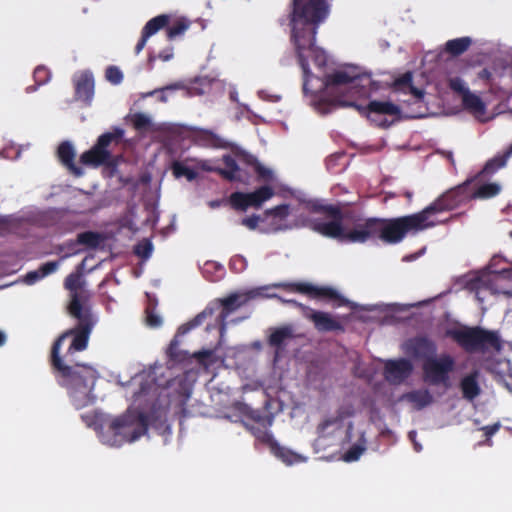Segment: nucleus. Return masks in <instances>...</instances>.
Returning a JSON list of instances; mask_svg holds the SVG:
<instances>
[{
    "mask_svg": "<svg viewBox=\"0 0 512 512\" xmlns=\"http://www.w3.org/2000/svg\"><path fill=\"white\" fill-rule=\"evenodd\" d=\"M177 88H178V85L173 84V85H169V86H166L165 88L160 89V90H159V92H161L160 100H161L162 102H166V101H167V96L164 94V92H165L166 90H175V89H177Z\"/></svg>",
    "mask_w": 512,
    "mask_h": 512,
    "instance_id": "63",
    "label": "nucleus"
},
{
    "mask_svg": "<svg viewBox=\"0 0 512 512\" xmlns=\"http://www.w3.org/2000/svg\"><path fill=\"white\" fill-rule=\"evenodd\" d=\"M261 218L258 215H252L249 217H245L241 220V224L247 227L250 230H254L257 228Z\"/></svg>",
    "mask_w": 512,
    "mask_h": 512,
    "instance_id": "53",
    "label": "nucleus"
},
{
    "mask_svg": "<svg viewBox=\"0 0 512 512\" xmlns=\"http://www.w3.org/2000/svg\"><path fill=\"white\" fill-rule=\"evenodd\" d=\"M246 267V259L243 256L236 255L230 261V268L236 271H242Z\"/></svg>",
    "mask_w": 512,
    "mask_h": 512,
    "instance_id": "52",
    "label": "nucleus"
},
{
    "mask_svg": "<svg viewBox=\"0 0 512 512\" xmlns=\"http://www.w3.org/2000/svg\"><path fill=\"white\" fill-rule=\"evenodd\" d=\"M409 92L414 95L417 99H422L424 97V91L420 90L413 86V82L411 83V86L407 88Z\"/></svg>",
    "mask_w": 512,
    "mask_h": 512,
    "instance_id": "62",
    "label": "nucleus"
},
{
    "mask_svg": "<svg viewBox=\"0 0 512 512\" xmlns=\"http://www.w3.org/2000/svg\"><path fill=\"white\" fill-rule=\"evenodd\" d=\"M124 136V130L115 127L112 132H106L100 135L96 144L80 156V161L84 165L99 167L108 159V147L112 142L118 144Z\"/></svg>",
    "mask_w": 512,
    "mask_h": 512,
    "instance_id": "10",
    "label": "nucleus"
},
{
    "mask_svg": "<svg viewBox=\"0 0 512 512\" xmlns=\"http://www.w3.org/2000/svg\"><path fill=\"white\" fill-rule=\"evenodd\" d=\"M275 287L282 288L289 292H295L307 295L311 298H327L337 301V306H347L349 300L344 298L332 287L322 286L318 287L308 282H284L276 284Z\"/></svg>",
    "mask_w": 512,
    "mask_h": 512,
    "instance_id": "11",
    "label": "nucleus"
},
{
    "mask_svg": "<svg viewBox=\"0 0 512 512\" xmlns=\"http://www.w3.org/2000/svg\"><path fill=\"white\" fill-rule=\"evenodd\" d=\"M188 27L189 24L183 21L176 22L175 24L167 28V38L169 40L175 39L177 36L184 34Z\"/></svg>",
    "mask_w": 512,
    "mask_h": 512,
    "instance_id": "42",
    "label": "nucleus"
},
{
    "mask_svg": "<svg viewBox=\"0 0 512 512\" xmlns=\"http://www.w3.org/2000/svg\"><path fill=\"white\" fill-rule=\"evenodd\" d=\"M106 79L112 84H120L123 80V73L116 66H109L105 72Z\"/></svg>",
    "mask_w": 512,
    "mask_h": 512,
    "instance_id": "44",
    "label": "nucleus"
},
{
    "mask_svg": "<svg viewBox=\"0 0 512 512\" xmlns=\"http://www.w3.org/2000/svg\"><path fill=\"white\" fill-rule=\"evenodd\" d=\"M306 208L311 213L323 214L327 216H335L338 214V205L325 204L320 200H311L307 202Z\"/></svg>",
    "mask_w": 512,
    "mask_h": 512,
    "instance_id": "35",
    "label": "nucleus"
},
{
    "mask_svg": "<svg viewBox=\"0 0 512 512\" xmlns=\"http://www.w3.org/2000/svg\"><path fill=\"white\" fill-rule=\"evenodd\" d=\"M84 262L82 261L76 268L75 272L70 273L64 280V287L66 290L71 292V301L70 304L77 299L79 303H81L78 291L82 288V274L84 269Z\"/></svg>",
    "mask_w": 512,
    "mask_h": 512,
    "instance_id": "25",
    "label": "nucleus"
},
{
    "mask_svg": "<svg viewBox=\"0 0 512 512\" xmlns=\"http://www.w3.org/2000/svg\"><path fill=\"white\" fill-rule=\"evenodd\" d=\"M172 173L176 178L185 177L188 181H193L197 177V172L179 161H174L171 165Z\"/></svg>",
    "mask_w": 512,
    "mask_h": 512,
    "instance_id": "37",
    "label": "nucleus"
},
{
    "mask_svg": "<svg viewBox=\"0 0 512 512\" xmlns=\"http://www.w3.org/2000/svg\"><path fill=\"white\" fill-rule=\"evenodd\" d=\"M365 451V447L360 444L352 445L343 455V459L346 462L357 461Z\"/></svg>",
    "mask_w": 512,
    "mask_h": 512,
    "instance_id": "41",
    "label": "nucleus"
},
{
    "mask_svg": "<svg viewBox=\"0 0 512 512\" xmlns=\"http://www.w3.org/2000/svg\"><path fill=\"white\" fill-rule=\"evenodd\" d=\"M373 80L370 74L359 73L356 70H338L327 74L323 86L329 90H348L350 98L338 97L335 102L342 107H352L367 118L373 125L387 129L402 119L400 106L390 101H369L367 105L358 104L352 98H366L372 91Z\"/></svg>",
    "mask_w": 512,
    "mask_h": 512,
    "instance_id": "2",
    "label": "nucleus"
},
{
    "mask_svg": "<svg viewBox=\"0 0 512 512\" xmlns=\"http://www.w3.org/2000/svg\"><path fill=\"white\" fill-rule=\"evenodd\" d=\"M501 190L502 187L499 183H483L478 185L474 191L469 194V199H490L496 197L501 192Z\"/></svg>",
    "mask_w": 512,
    "mask_h": 512,
    "instance_id": "30",
    "label": "nucleus"
},
{
    "mask_svg": "<svg viewBox=\"0 0 512 512\" xmlns=\"http://www.w3.org/2000/svg\"><path fill=\"white\" fill-rule=\"evenodd\" d=\"M169 16L166 14L158 15L152 19H150L142 29V34L145 37L150 38L152 35L156 34L159 30L165 28L169 24Z\"/></svg>",
    "mask_w": 512,
    "mask_h": 512,
    "instance_id": "33",
    "label": "nucleus"
},
{
    "mask_svg": "<svg viewBox=\"0 0 512 512\" xmlns=\"http://www.w3.org/2000/svg\"><path fill=\"white\" fill-rule=\"evenodd\" d=\"M157 387L153 382H144L141 383L138 391L134 392L133 398L135 402H140L142 398H146L147 396H152L153 398L156 396Z\"/></svg>",
    "mask_w": 512,
    "mask_h": 512,
    "instance_id": "38",
    "label": "nucleus"
},
{
    "mask_svg": "<svg viewBox=\"0 0 512 512\" xmlns=\"http://www.w3.org/2000/svg\"><path fill=\"white\" fill-rule=\"evenodd\" d=\"M73 84L75 89V99L86 105H90L94 96L95 88V81L92 72L84 70L76 73L73 76Z\"/></svg>",
    "mask_w": 512,
    "mask_h": 512,
    "instance_id": "16",
    "label": "nucleus"
},
{
    "mask_svg": "<svg viewBox=\"0 0 512 512\" xmlns=\"http://www.w3.org/2000/svg\"><path fill=\"white\" fill-rule=\"evenodd\" d=\"M257 295L254 291H249L247 293H233L228 297L220 299L221 311L217 316V321L219 323L220 333L223 334L226 330V321L231 313L239 309L241 306L245 305L249 300L254 298Z\"/></svg>",
    "mask_w": 512,
    "mask_h": 512,
    "instance_id": "14",
    "label": "nucleus"
},
{
    "mask_svg": "<svg viewBox=\"0 0 512 512\" xmlns=\"http://www.w3.org/2000/svg\"><path fill=\"white\" fill-rule=\"evenodd\" d=\"M57 156L60 162L75 176H81L83 170L75 164V149L69 141L60 143L57 149Z\"/></svg>",
    "mask_w": 512,
    "mask_h": 512,
    "instance_id": "20",
    "label": "nucleus"
},
{
    "mask_svg": "<svg viewBox=\"0 0 512 512\" xmlns=\"http://www.w3.org/2000/svg\"><path fill=\"white\" fill-rule=\"evenodd\" d=\"M147 430L148 416L144 412L131 409L114 418L108 426V432L113 435L112 445L133 442L145 435Z\"/></svg>",
    "mask_w": 512,
    "mask_h": 512,
    "instance_id": "7",
    "label": "nucleus"
},
{
    "mask_svg": "<svg viewBox=\"0 0 512 512\" xmlns=\"http://www.w3.org/2000/svg\"><path fill=\"white\" fill-rule=\"evenodd\" d=\"M412 371L413 365L406 358L387 360L384 366V377L389 383L400 384L412 374Z\"/></svg>",
    "mask_w": 512,
    "mask_h": 512,
    "instance_id": "17",
    "label": "nucleus"
},
{
    "mask_svg": "<svg viewBox=\"0 0 512 512\" xmlns=\"http://www.w3.org/2000/svg\"><path fill=\"white\" fill-rule=\"evenodd\" d=\"M146 323L149 327H152V328H157V327H160L161 324H162V319L160 316H158L157 314H155L152 310H150L149 308L146 309Z\"/></svg>",
    "mask_w": 512,
    "mask_h": 512,
    "instance_id": "49",
    "label": "nucleus"
},
{
    "mask_svg": "<svg viewBox=\"0 0 512 512\" xmlns=\"http://www.w3.org/2000/svg\"><path fill=\"white\" fill-rule=\"evenodd\" d=\"M132 121H133L134 128L137 130L147 129L151 124L149 117L143 113H136L133 116Z\"/></svg>",
    "mask_w": 512,
    "mask_h": 512,
    "instance_id": "47",
    "label": "nucleus"
},
{
    "mask_svg": "<svg viewBox=\"0 0 512 512\" xmlns=\"http://www.w3.org/2000/svg\"><path fill=\"white\" fill-rule=\"evenodd\" d=\"M407 352L415 358L423 359L434 357L437 351L436 343L426 336H417L410 339L407 344Z\"/></svg>",
    "mask_w": 512,
    "mask_h": 512,
    "instance_id": "18",
    "label": "nucleus"
},
{
    "mask_svg": "<svg viewBox=\"0 0 512 512\" xmlns=\"http://www.w3.org/2000/svg\"><path fill=\"white\" fill-rule=\"evenodd\" d=\"M328 0H293L290 24L291 39L300 67L304 73L303 91L309 92L308 83L312 73L309 69L308 58L313 57L318 66L326 64V55L315 44L319 25L325 21L330 12Z\"/></svg>",
    "mask_w": 512,
    "mask_h": 512,
    "instance_id": "3",
    "label": "nucleus"
},
{
    "mask_svg": "<svg viewBox=\"0 0 512 512\" xmlns=\"http://www.w3.org/2000/svg\"><path fill=\"white\" fill-rule=\"evenodd\" d=\"M441 214L440 211L436 210H430L429 205L425 207L423 210L410 214V216H416L422 219V222L420 223V226L414 229L415 233H418L420 231L433 228L437 225H442L448 223L451 219L454 218V216H451L446 219H440L438 216Z\"/></svg>",
    "mask_w": 512,
    "mask_h": 512,
    "instance_id": "22",
    "label": "nucleus"
},
{
    "mask_svg": "<svg viewBox=\"0 0 512 512\" xmlns=\"http://www.w3.org/2000/svg\"><path fill=\"white\" fill-rule=\"evenodd\" d=\"M120 158V156H113L111 152H109L108 159L105 161V163L102 164V166H105L109 168L112 172H114L116 171L119 165Z\"/></svg>",
    "mask_w": 512,
    "mask_h": 512,
    "instance_id": "54",
    "label": "nucleus"
},
{
    "mask_svg": "<svg viewBox=\"0 0 512 512\" xmlns=\"http://www.w3.org/2000/svg\"><path fill=\"white\" fill-rule=\"evenodd\" d=\"M422 219L416 216H401L396 218H367L362 223V231L354 232L353 240L367 242L379 239L386 244L400 243L408 234H416L414 229L420 226Z\"/></svg>",
    "mask_w": 512,
    "mask_h": 512,
    "instance_id": "4",
    "label": "nucleus"
},
{
    "mask_svg": "<svg viewBox=\"0 0 512 512\" xmlns=\"http://www.w3.org/2000/svg\"><path fill=\"white\" fill-rule=\"evenodd\" d=\"M223 267L213 261H208L204 264L203 274L207 277V274L212 271H222Z\"/></svg>",
    "mask_w": 512,
    "mask_h": 512,
    "instance_id": "56",
    "label": "nucleus"
},
{
    "mask_svg": "<svg viewBox=\"0 0 512 512\" xmlns=\"http://www.w3.org/2000/svg\"><path fill=\"white\" fill-rule=\"evenodd\" d=\"M330 221L313 220L311 228L328 238L337 239L341 242L347 243H362V241L353 240L352 234L357 231H362V223H358L352 230L346 231L343 226L344 215L341 208L338 209V214L335 216H327Z\"/></svg>",
    "mask_w": 512,
    "mask_h": 512,
    "instance_id": "9",
    "label": "nucleus"
},
{
    "mask_svg": "<svg viewBox=\"0 0 512 512\" xmlns=\"http://www.w3.org/2000/svg\"><path fill=\"white\" fill-rule=\"evenodd\" d=\"M462 105L465 110L476 117L482 116L486 112V105L483 100L471 91L466 92L462 97Z\"/></svg>",
    "mask_w": 512,
    "mask_h": 512,
    "instance_id": "28",
    "label": "nucleus"
},
{
    "mask_svg": "<svg viewBox=\"0 0 512 512\" xmlns=\"http://www.w3.org/2000/svg\"><path fill=\"white\" fill-rule=\"evenodd\" d=\"M404 398L408 402L415 404L416 409L418 410L423 409L433 402L432 395L426 389L408 392L404 395Z\"/></svg>",
    "mask_w": 512,
    "mask_h": 512,
    "instance_id": "32",
    "label": "nucleus"
},
{
    "mask_svg": "<svg viewBox=\"0 0 512 512\" xmlns=\"http://www.w3.org/2000/svg\"><path fill=\"white\" fill-rule=\"evenodd\" d=\"M50 77V71L44 66L36 67L33 72L34 81L38 86L46 84Z\"/></svg>",
    "mask_w": 512,
    "mask_h": 512,
    "instance_id": "43",
    "label": "nucleus"
},
{
    "mask_svg": "<svg viewBox=\"0 0 512 512\" xmlns=\"http://www.w3.org/2000/svg\"><path fill=\"white\" fill-rule=\"evenodd\" d=\"M274 190L270 186H261L253 192L245 193V200H247V208H259L261 205L272 198Z\"/></svg>",
    "mask_w": 512,
    "mask_h": 512,
    "instance_id": "27",
    "label": "nucleus"
},
{
    "mask_svg": "<svg viewBox=\"0 0 512 512\" xmlns=\"http://www.w3.org/2000/svg\"><path fill=\"white\" fill-rule=\"evenodd\" d=\"M293 338V331L290 326H283L275 329L268 338V344L275 348V360L285 349V341Z\"/></svg>",
    "mask_w": 512,
    "mask_h": 512,
    "instance_id": "24",
    "label": "nucleus"
},
{
    "mask_svg": "<svg viewBox=\"0 0 512 512\" xmlns=\"http://www.w3.org/2000/svg\"><path fill=\"white\" fill-rule=\"evenodd\" d=\"M271 213L274 215V216H278V217H285L288 215V206L287 205H279V206H276L275 208H273L271 210Z\"/></svg>",
    "mask_w": 512,
    "mask_h": 512,
    "instance_id": "58",
    "label": "nucleus"
},
{
    "mask_svg": "<svg viewBox=\"0 0 512 512\" xmlns=\"http://www.w3.org/2000/svg\"><path fill=\"white\" fill-rule=\"evenodd\" d=\"M148 37H145L144 34H141V38L139 39L138 43L135 46V53L139 54L145 47L147 43Z\"/></svg>",
    "mask_w": 512,
    "mask_h": 512,
    "instance_id": "60",
    "label": "nucleus"
},
{
    "mask_svg": "<svg viewBox=\"0 0 512 512\" xmlns=\"http://www.w3.org/2000/svg\"><path fill=\"white\" fill-rule=\"evenodd\" d=\"M264 437H265V440L270 442V450H271L272 454L275 457H277L278 459H280L286 465H293L296 463H300L304 460V458L300 454H298L284 446H281L274 439L273 435L264 434Z\"/></svg>",
    "mask_w": 512,
    "mask_h": 512,
    "instance_id": "21",
    "label": "nucleus"
},
{
    "mask_svg": "<svg viewBox=\"0 0 512 512\" xmlns=\"http://www.w3.org/2000/svg\"><path fill=\"white\" fill-rule=\"evenodd\" d=\"M212 354H213L212 350H202V351L194 353V357L197 358L198 360H203V359L210 358L212 356Z\"/></svg>",
    "mask_w": 512,
    "mask_h": 512,
    "instance_id": "61",
    "label": "nucleus"
},
{
    "mask_svg": "<svg viewBox=\"0 0 512 512\" xmlns=\"http://www.w3.org/2000/svg\"><path fill=\"white\" fill-rule=\"evenodd\" d=\"M472 44L468 36L448 40L445 44V51L452 56H460L466 52Z\"/></svg>",
    "mask_w": 512,
    "mask_h": 512,
    "instance_id": "31",
    "label": "nucleus"
},
{
    "mask_svg": "<svg viewBox=\"0 0 512 512\" xmlns=\"http://www.w3.org/2000/svg\"><path fill=\"white\" fill-rule=\"evenodd\" d=\"M511 156L512 152L508 148L502 153H498L485 163L482 170L475 176V180H482L493 175L498 170L506 166L507 161Z\"/></svg>",
    "mask_w": 512,
    "mask_h": 512,
    "instance_id": "23",
    "label": "nucleus"
},
{
    "mask_svg": "<svg viewBox=\"0 0 512 512\" xmlns=\"http://www.w3.org/2000/svg\"><path fill=\"white\" fill-rule=\"evenodd\" d=\"M229 202L233 209L238 211H246L247 208V200H245L244 192H233L229 197Z\"/></svg>",
    "mask_w": 512,
    "mask_h": 512,
    "instance_id": "39",
    "label": "nucleus"
},
{
    "mask_svg": "<svg viewBox=\"0 0 512 512\" xmlns=\"http://www.w3.org/2000/svg\"><path fill=\"white\" fill-rule=\"evenodd\" d=\"M79 245L85 246L87 249H96L103 242L102 234L95 231H85L77 235Z\"/></svg>",
    "mask_w": 512,
    "mask_h": 512,
    "instance_id": "34",
    "label": "nucleus"
},
{
    "mask_svg": "<svg viewBox=\"0 0 512 512\" xmlns=\"http://www.w3.org/2000/svg\"><path fill=\"white\" fill-rule=\"evenodd\" d=\"M213 312L214 311L212 308L207 307L201 313L197 314L193 319H191L187 323L182 324L177 329L174 338L171 340L166 350L167 357L171 362L182 363L188 359V353L186 351L179 349L180 341L178 338L180 336H184L192 329L200 326L206 319V317L211 316Z\"/></svg>",
    "mask_w": 512,
    "mask_h": 512,
    "instance_id": "12",
    "label": "nucleus"
},
{
    "mask_svg": "<svg viewBox=\"0 0 512 512\" xmlns=\"http://www.w3.org/2000/svg\"><path fill=\"white\" fill-rule=\"evenodd\" d=\"M500 428L499 424H493L482 427V431L484 432V435L487 439H489L492 435H494Z\"/></svg>",
    "mask_w": 512,
    "mask_h": 512,
    "instance_id": "57",
    "label": "nucleus"
},
{
    "mask_svg": "<svg viewBox=\"0 0 512 512\" xmlns=\"http://www.w3.org/2000/svg\"><path fill=\"white\" fill-rule=\"evenodd\" d=\"M343 421L342 414H338L337 416H332L324 419L321 423H319L317 430L319 434L324 435L328 428L331 426L340 427Z\"/></svg>",
    "mask_w": 512,
    "mask_h": 512,
    "instance_id": "40",
    "label": "nucleus"
},
{
    "mask_svg": "<svg viewBox=\"0 0 512 512\" xmlns=\"http://www.w3.org/2000/svg\"><path fill=\"white\" fill-rule=\"evenodd\" d=\"M252 433L255 435V437L260 440L261 442L267 444L270 447V442L265 440L264 434L272 435L269 431L263 430L260 428L251 427Z\"/></svg>",
    "mask_w": 512,
    "mask_h": 512,
    "instance_id": "55",
    "label": "nucleus"
},
{
    "mask_svg": "<svg viewBox=\"0 0 512 512\" xmlns=\"http://www.w3.org/2000/svg\"><path fill=\"white\" fill-rule=\"evenodd\" d=\"M492 73L489 69L483 68L478 72V79L483 80L485 82H489L491 80Z\"/></svg>",
    "mask_w": 512,
    "mask_h": 512,
    "instance_id": "59",
    "label": "nucleus"
},
{
    "mask_svg": "<svg viewBox=\"0 0 512 512\" xmlns=\"http://www.w3.org/2000/svg\"><path fill=\"white\" fill-rule=\"evenodd\" d=\"M250 418L258 423H261L264 427L271 426L273 422V417L271 415L261 416L258 411H252Z\"/></svg>",
    "mask_w": 512,
    "mask_h": 512,
    "instance_id": "51",
    "label": "nucleus"
},
{
    "mask_svg": "<svg viewBox=\"0 0 512 512\" xmlns=\"http://www.w3.org/2000/svg\"><path fill=\"white\" fill-rule=\"evenodd\" d=\"M484 369L491 373L495 380L505 384L507 388H510V383L507 382V374L511 369V361L506 358H491L485 360L483 364Z\"/></svg>",
    "mask_w": 512,
    "mask_h": 512,
    "instance_id": "19",
    "label": "nucleus"
},
{
    "mask_svg": "<svg viewBox=\"0 0 512 512\" xmlns=\"http://www.w3.org/2000/svg\"><path fill=\"white\" fill-rule=\"evenodd\" d=\"M449 87L456 93L460 94L463 97L466 92H470V90L465 86L464 81L459 77H454L449 80Z\"/></svg>",
    "mask_w": 512,
    "mask_h": 512,
    "instance_id": "46",
    "label": "nucleus"
},
{
    "mask_svg": "<svg viewBox=\"0 0 512 512\" xmlns=\"http://www.w3.org/2000/svg\"><path fill=\"white\" fill-rule=\"evenodd\" d=\"M478 373L473 372L462 378L460 382V388L462 391L463 398L472 401L479 396L481 389L477 381Z\"/></svg>",
    "mask_w": 512,
    "mask_h": 512,
    "instance_id": "26",
    "label": "nucleus"
},
{
    "mask_svg": "<svg viewBox=\"0 0 512 512\" xmlns=\"http://www.w3.org/2000/svg\"><path fill=\"white\" fill-rule=\"evenodd\" d=\"M222 161L225 165L224 168L204 167V169L217 173L229 182L249 184L251 175L241 167L243 166L251 168L256 173L258 181L271 182L273 180L272 170L263 166L257 157L244 150L235 151L234 156L229 154L223 155Z\"/></svg>",
    "mask_w": 512,
    "mask_h": 512,
    "instance_id": "5",
    "label": "nucleus"
},
{
    "mask_svg": "<svg viewBox=\"0 0 512 512\" xmlns=\"http://www.w3.org/2000/svg\"><path fill=\"white\" fill-rule=\"evenodd\" d=\"M444 336L453 340L467 353L499 352L502 340L498 331L480 326L457 325L445 330Z\"/></svg>",
    "mask_w": 512,
    "mask_h": 512,
    "instance_id": "6",
    "label": "nucleus"
},
{
    "mask_svg": "<svg viewBox=\"0 0 512 512\" xmlns=\"http://www.w3.org/2000/svg\"><path fill=\"white\" fill-rule=\"evenodd\" d=\"M455 359L447 353L427 358L423 361L422 371L425 382L438 386H450V374L455 370Z\"/></svg>",
    "mask_w": 512,
    "mask_h": 512,
    "instance_id": "8",
    "label": "nucleus"
},
{
    "mask_svg": "<svg viewBox=\"0 0 512 512\" xmlns=\"http://www.w3.org/2000/svg\"><path fill=\"white\" fill-rule=\"evenodd\" d=\"M413 82V77L411 72H406L399 78L395 79L393 86L397 90H405L409 86H411V83Z\"/></svg>",
    "mask_w": 512,
    "mask_h": 512,
    "instance_id": "45",
    "label": "nucleus"
},
{
    "mask_svg": "<svg viewBox=\"0 0 512 512\" xmlns=\"http://www.w3.org/2000/svg\"><path fill=\"white\" fill-rule=\"evenodd\" d=\"M68 309L69 313L77 318L78 324L55 340L51 349L50 364L58 384L67 389L74 407L82 409L94 401L92 391L98 379V373L90 365L66 363L60 357V347L67 337L73 336L65 357L71 356L76 351L85 350L94 322L90 309L84 308L77 299L69 304Z\"/></svg>",
    "mask_w": 512,
    "mask_h": 512,
    "instance_id": "1",
    "label": "nucleus"
},
{
    "mask_svg": "<svg viewBox=\"0 0 512 512\" xmlns=\"http://www.w3.org/2000/svg\"><path fill=\"white\" fill-rule=\"evenodd\" d=\"M197 138L204 145L214 148H224L226 147V142L217 134L210 130H201L197 134Z\"/></svg>",
    "mask_w": 512,
    "mask_h": 512,
    "instance_id": "36",
    "label": "nucleus"
},
{
    "mask_svg": "<svg viewBox=\"0 0 512 512\" xmlns=\"http://www.w3.org/2000/svg\"><path fill=\"white\" fill-rule=\"evenodd\" d=\"M282 301L306 309L308 311V313L305 314L306 318L311 320L315 328L320 332L344 331L343 325L327 312L312 310L298 303L296 300Z\"/></svg>",
    "mask_w": 512,
    "mask_h": 512,
    "instance_id": "15",
    "label": "nucleus"
},
{
    "mask_svg": "<svg viewBox=\"0 0 512 512\" xmlns=\"http://www.w3.org/2000/svg\"><path fill=\"white\" fill-rule=\"evenodd\" d=\"M468 183L469 181L446 191L429 204V209L443 213L458 208L469 200V194L467 192Z\"/></svg>",
    "mask_w": 512,
    "mask_h": 512,
    "instance_id": "13",
    "label": "nucleus"
},
{
    "mask_svg": "<svg viewBox=\"0 0 512 512\" xmlns=\"http://www.w3.org/2000/svg\"><path fill=\"white\" fill-rule=\"evenodd\" d=\"M59 267L58 261H49L42 264L37 270L29 271L25 275V282L29 285L36 283L37 281L43 279L49 274L55 272Z\"/></svg>",
    "mask_w": 512,
    "mask_h": 512,
    "instance_id": "29",
    "label": "nucleus"
},
{
    "mask_svg": "<svg viewBox=\"0 0 512 512\" xmlns=\"http://www.w3.org/2000/svg\"><path fill=\"white\" fill-rule=\"evenodd\" d=\"M134 253L142 258H148L152 253V244L149 241L135 246Z\"/></svg>",
    "mask_w": 512,
    "mask_h": 512,
    "instance_id": "48",
    "label": "nucleus"
},
{
    "mask_svg": "<svg viewBox=\"0 0 512 512\" xmlns=\"http://www.w3.org/2000/svg\"><path fill=\"white\" fill-rule=\"evenodd\" d=\"M173 57L172 49L169 51H162L159 53L158 58L163 61H169Z\"/></svg>",
    "mask_w": 512,
    "mask_h": 512,
    "instance_id": "64",
    "label": "nucleus"
},
{
    "mask_svg": "<svg viewBox=\"0 0 512 512\" xmlns=\"http://www.w3.org/2000/svg\"><path fill=\"white\" fill-rule=\"evenodd\" d=\"M77 246H79V243L77 242V238L75 240H69V241L65 242L61 248V249H67V251H68L66 253V255L64 256V258L80 253L82 250L78 249Z\"/></svg>",
    "mask_w": 512,
    "mask_h": 512,
    "instance_id": "50",
    "label": "nucleus"
}]
</instances>
